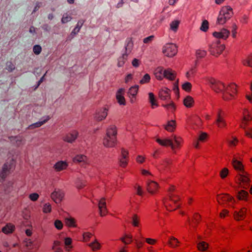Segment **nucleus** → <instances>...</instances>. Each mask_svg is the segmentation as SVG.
<instances>
[{"label": "nucleus", "mask_w": 252, "mask_h": 252, "mask_svg": "<svg viewBox=\"0 0 252 252\" xmlns=\"http://www.w3.org/2000/svg\"><path fill=\"white\" fill-rule=\"evenodd\" d=\"M117 129L116 126H111L106 130V134L103 139V145L107 147H113L117 144Z\"/></svg>", "instance_id": "obj_1"}, {"label": "nucleus", "mask_w": 252, "mask_h": 252, "mask_svg": "<svg viewBox=\"0 0 252 252\" xmlns=\"http://www.w3.org/2000/svg\"><path fill=\"white\" fill-rule=\"evenodd\" d=\"M179 201V196L174 193L168 194L163 199V204L169 211L177 209L180 206Z\"/></svg>", "instance_id": "obj_2"}, {"label": "nucleus", "mask_w": 252, "mask_h": 252, "mask_svg": "<svg viewBox=\"0 0 252 252\" xmlns=\"http://www.w3.org/2000/svg\"><path fill=\"white\" fill-rule=\"evenodd\" d=\"M232 8L229 6L222 7L217 19L218 24L223 25L233 15Z\"/></svg>", "instance_id": "obj_3"}, {"label": "nucleus", "mask_w": 252, "mask_h": 252, "mask_svg": "<svg viewBox=\"0 0 252 252\" xmlns=\"http://www.w3.org/2000/svg\"><path fill=\"white\" fill-rule=\"evenodd\" d=\"M236 183L242 188L247 189L251 182L249 174L246 172L238 173L235 177Z\"/></svg>", "instance_id": "obj_4"}, {"label": "nucleus", "mask_w": 252, "mask_h": 252, "mask_svg": "<svg viewBox=\"0 0 252 252\" xmlns=\"http://www.w3.org/2000/svg\"><path fill=\"white\" fill-rule=\"evenodd\" d=\"M224 49V45L221 44L220 41L217 39L210 44L209 51L212 55L218 56L222 53Z\"/></svg>", "instance_id": "obj_5"}, {"label": "nucleus", "mask_w": 252, "mask_h": 252, "mask_svg": "<svg viewBox=\"0 0 252 252\" xmlns=\"http://www.w3.org/2000/svg\"><path fill=\"white\" fill-rule=\"evenodd\" d=\"M225 113L221 109H219L217 112L216 120L215 124L217 127L220 129H224L227 127V123L225 119Z\"/></svg>", "instance_id": "obj_6"}, {"label": "nucleus", "mask_w": 252, "mask_h": 252, "mask_svg": "<svg viewBox=\"0 0 252 252\" xmlns=\"http://www.w3.org/2000/svg\"><path fill=\"white\" fill-rule=\"evenodd\" d=\"M217 200L220 204H224L227 202L235 204L236 202L234 197L228 193H221L217 195Z\"/></svg>", "instance_id": "obj_7"}, {"label": "nucleus", "mask_w": 252, "mask_h": 252, "mask_svg": "<svg viewBox=\"0 0 252 252\" xmlns=\"http://www.w3.org/2000/svg\"><path fill=\"white\" fill-rule=\"evenodd\" d=\"M177 47L175 44L169 43L164 46L162 52L167 57H173L177 53Z\"/></svg>", "instance_id": "obj_8"}, {"label": "nucleus", "mask_w": 252, "mask_h": 252, "mask_svg": "<svg viewBox=\"0 0 252 252\" xmlns=\"http://www.w3.org/2000/svg\"><path fill=\"white\" fill-rule=\"evenodd\" d=\"M248 209L246 207L241 208L239 211H235L233 213V218L236 221H241L245 219Z\"/></svg>", "instance_id": "obj_9"}, {"label": "nucleus", "mask_w": 252, "mask_h": 252, "mask_svg": "<svg viewBox=\"0 0 252 252\" xmlns=\"http://www.w3.org/2000/svg\"><path fill=\"white\" fill-rule=\"evenodd\" d=\"M109 110V107L106 106L98 111H97L94 115V119L97 122H100L104 120L107 115Z\"/></svg>", "instance_id": "obj_10"}, {"label": "nucleus", "mask_w": 252, "mask_h": 252, "mask_svg": "<svg viewBox=\"0 0 252 252\" xmlns=\"http://www.w3.org/2000/svg\"><path fill=\"white\" fill-rule=\"evenodd\" d=\"M171 91L167 88L161 89L158 92V97L163 101L168 102L171 100Z\"/></svg>", "instance_id": "obj_11"}, {"label": "nucleus", "mask_w": 252, "mask_h": 252, "mask_svg": "<svg viewBox=\"0 0 252 252\" xmlns=\"http://www.w3.org/2000/svg\"><path fill=\"white\" fill-rule=\"evenodd\" d=\"M159 189V186L158 183L151 181L147 183V190L149 193L152 194L157 193Z\"/></svg>", "instance_id": "obj_12"}, {"label": "nucleus", "mask_w": 252, "mask_h": 252, "mask_svg": "<svg viewBox=\"0 0 252 252\" xmlns=\"http://www.w3.org/2000/svg\"><path fill=\"white\" fill-rule=\"evenodd\" d=\"M231 164L234 169L237 171L238 173H241L245 171V167L241 161L238 160L235 158H233Z\"/></svg>", "instance_id": "obj_13"}, {"label": "nucleus", "mask_w": 252, "mask_h": 252, "mask_svg": "<svg viewBox=\"0 0 252 252\" xmlns=\"http://www.w3.org/2000/svg\"><path fill=\"white\" fill-rule=\"evenodd\" d=\"M64 196V193L61 190H55L51 194V197L56 203H60Z\"/></svg>", "instance_id": "obj_14"}, {"label": "nucleus", "mask_w": 252, "mask_h": 252, "mask_svg": "<svg viewBox=\"0 0 252 252\" xmlns=\"http://www.w3.org/2000/svg\"><path fill=\"white\" fill-rule=\"evenodd\" d=\"M229 34L230 32L229 31L225 29H223L219 32H214L213 35L218 39L221 38L226 39L229 36Z\"/></svg>", "instance_id": "obj_15"}, {"label": "nucleus", "mask_w": 252, "mask_h": 252, "mask_svg": "<svg viewBox=\"0 0 252 252\" xmlns=\"http://www.w3.org/2000/svg\"><path fill=\"white\" fill-rule=\"evenodd\" d=\"M156 141L161 146L163 147H170L172 150H174V147L173 146V143L171 139L168 138H164L163 139L160 138H157Z\"/></svg>", "instance_id": "obj_16"}, {"label": "nucleus", "mask_w": 252, "mask_h": 252, "mask_svg": "<svg viewBox=\"0 0 252 252\" xmlns=\"http://www.w3.org/2000/svg\"><path fill=\"white\" fill-rule=\"evenodd\" d=\"M236 197L239 201H248L249 197V194L248 191L241 189L236 193Z\"/></svg>", "instance_id": "obj_17"}, {"label": "nucleus", "mask_w": 252, "mask_h": 252, "mask_svg": "<svg viewBox=\"0 0 252 252\" xmlns=\"http://www.w3.org/2000/svg\"><path fill=\"white\" fill-rule=\"evenodd\" d=\"M98 208L101 216H105L107 214L108 212L106 208L105 199L104 198H102L100 200L98 203Z\"/></svg>", "instance_id": "obj_18"}, {"label": "nucleus", "mask_w": 252, "mask_h": 252, "mask_svg": "<svg viewBox=\"0 0 252 252\" xmlns=\"http://www.w3.org/2000/svg\"><path fill=\"white\" fill-rule=\"evenodd\" d=\"M78 135V132L76 130H73L67 134L63 138V140L65 142L72 143L77 138Z\"/></svg>", "instance_id": "obj_19"}, {"label": "nucleus", "mask_w": 252, "mask_h": 252, "mask_svg": "<svg viewBox=\"0 0 252 252\" xmlns=\"http://www.w3.org/2000/svg\"><path fill=\"white\" fill-rule=\"evenodd\" d=\"M125 92V90L124 89H120L118 91L116 94V98L118 101V102L120 105H125L126 104V100L124 96V94Z\"/></svg>", "instance_id": "obj_20"}, {"label": "nucleus", "mask_w": 252, "mask_h": 252, "mask_svg": "<svg viewBox=\"0 0 252 252\" xmlns=\"http://www.w3.org/2000/svg\"><path fill=\"white\" fill-rule=\"evenodd\" d=\"M176 73L171 68H167L164 70V78L173 81L176 77Z\"/></svg>", "instance_id": "obj_21"}, {"label": "nucleus", "mask_w": 252, "mask_h": 252, "mask_svg": "<svg viewBox=\"0 0 252 252\" xmlns=\"http://www.w3.org/2000/svg\"><path fill=\"white\" fill-rule=\"evenodd\" d=\"M10 169L9 164L8 163L4 164L2 170L0 172V178L2 180H4L9 173Z\"/></svg>", "instance_id": "obj_22"}, {"label": "nucleus", "mask_w": 252, "mask_h": 252, "mask_svg": "<svg viewBox=\"0 0 252 252\" xmlns=\"http://www.w3.org/2000/svg\"><path fill=\"white\" fill-rule=\"evenodd\" d=\"M67 166L68 164L66 162L59 161L54 165V168L56 171L59 172L66 169Z\"/></svg>", "instance_id": "obj_23"}, {"label": "nucleus", "mask_w": 252, "mask_h": 252, "mask_svg": "<svg viewBox=\"0 0 252 252\" xmlns=\"http://www.w3.org/2000/svg\"><path fill=\"white\" fill-rule=\"evenodd\" d=\"M164 70L162 67H158L155 70L154 74L158 80H161L164 77Z\"/></svg>", "instance_id": "obj_24"}, {"label": "nucleus", "mask_w": 252, "mask_h": 252, "mask_svg": "<svg viewBox=\"0 0 252 252\" xmlns=\"http://www.w3.org/2000/svg\"><path fill=\"white\" fill-rule=\"evenodd\" d=\"M64 223L68 227L75 228L77 226L76 220L72 217L65 218Z\"/></svg>", "instance_id": "obj_25"}, {"label": "nucleus", "mask_w": 252, "mask_h": 252, "mask_svg": "<svg viewBox=\"0 0 252 252\" xmlns=\"http://www.w3.org/2000/svg\"><path fill=\"white\" fill-rule=\"evenodd\" d=\"M165 130L169 132H173L176 127L175 120H171L167 122V124L164 126Z\"/></svg>", "instance_id": "obj_26"}, {"label": "nucleus", "mask_w": 252, "mask_h": 252, "mask_svg": "<svg viewBox=\"0 0 252 252\" xmlns=\"http://www.w3.org/2000/svg\"><path fill=\"white\" fill-rule=\"evenodd\" d=\"M15 229V225L12 223H7L2 228V232L6 234L12 233Z\"/></svg>", "instance_id": "obj_27"}, {"label": "nucleus", "mask_w": 252, "mask_h": 252, "mask_svg": "<svg viewBox=\"0 0 252 252\" xmlns=\"http://www.w3.org/2000/svg\"><path fill=\"white\" fill-rule=\"evenodd\" d=\"M212 88L216 93H219L224 89V85L220 82H217L212 84Z\"/></svg>", "instance_id": "obj_28"}, {"label": "nucleus", "mask_w": 252, "mask_h": 252, "mask_svg": "<svg viewBox=\"0 0 252 252\" xmlns=\"http://www.w3.org/2000/svg\"><path fill=\"white\" fill-rule=\"evenodd\" d=\"M225 90L236 97L237 94V86L235 83L230 84Z\"/></svg>", "instance_id": "obj_29"}, {"label": "nucleus", "mask_w": 252, "mask_h": 252, "mask_svg": "<svg viewBox=\"0 0 252 252\" xmlns=\"http://www.w3.org/2000/svg\"><path fill=\"white\" fill-rule=\"evenodd\" d=\"M184 105L187 108L192 107L194 103V99L191 96H187L183 100Z\"/></svg>", "instance_id": "obj_30"}, {"label": "nucleus", "mask_w": 252, "mask_h": 252, "mask_svg": "<svg viewBox=\"0 0 252 252\" xmlns=\"http://www.w3.org/2000/svg\"><path fill=\"white\" fill-rule=\"evenodd\" d=\"M180 242L175 237L171 236L169 237L168 245L171 248H175L179 246Z\"/></svg>", "instance_id": "obj_31"}, {"label": "nucleus", "mask_w": 252, "mask_h": 252, "mask_svg": "<svg viewBox=\"0 0 252 252\" xmlns=\"http://www.w3.org/2000/svg\"><path fill=\"white\" fill-rule=\"evenodd\" d=\"M252 120V110L249 111L248 109H245L243 111V123L246 124L247 122Z\"/></svg>", "instance_id": "obj_32"}, {"label": "nucleus", "mask_w": 252, "mask_h": 252, "mask_svg": "<svg viewBox=\"0 0 252 252\" xmlns=\"http://www.w3.org/2000/svg\"><path fill=\"white\" fill-rule=\"evenodd\" d=\"M85 20L84 19L80 20L78 21L76 27L74 28L73 30L71 33V34L74 36H75L80 30L81 28L83 25Z\"/></svg>", "instance_id": "obj_33"}, {"label": "nucleus", "mask_w": 252, "mask_h": 252, "mask_svg": "<svg viewBox=\"0 0 252 252\" xmlns=\"http://www.w3.org/2000/svg\"><path fill=\"white\" fill-rule=\"evenodd\" d=\"M138 90L139 87L138 85H135L130 87L128 92L129 97H135L138 93Z\"/></svg>", "instance_id": "obj_34"}, {"label": "nucleus", "mask_w": 252, "mask_h": 252, "mask_svg": "<svg viewBox=\"0 0 252 252\" xmlns=\"http://www.w3.org/2000/svg\"><path fill=\"white\" fill-rule=\"evenodd\" d=\"M120 240L125 244L128 245L132 242V236L131 234H125Z\"/></svg>", "instance_id": "obj_35"}, {"label": "nucleus", "mask_w": 252, "mask_h": 252, "mask_svg": "<svg viewBox=\"0 0 252 252\" xmlns=\"http://www.w3.org/2000/svg\"><path fill=\"white\" fill-rule=\"evenodd\" d=\"M222 98L224 101H228L235 99L236 97L233 96V94H231L229 92H228V91L225 90L222 93Z\"/></svg>", "instance_id": "obj_36"}, {"label": "nucleus", "mask_w": 252, "mask_h": 252, "mask_svg": "<svg viewBox=\"0 0 252 252\" xmlns=\"http://www.w3.org/2000/svg\"><path fill=\"white\" fill-rule=\"evenodd\" d=\"M173 137L175 142V145L173 144L174 150L175 149H180L181 147L182 144L183 142V139L181 137L176 136V135H174Z\"/></svg>", "instance_id": "obj_37"}, {"label": "nucleus", "mask_w": 252, "mask_h": 252, "mask_svg": "<svg viewBox=\"0 0 252 252\" xmlns=\"http://www.w3.org/2000/svg\"><path fill=\"white\" fill-rule=\"evenodd\" d=\"M149 101L151 104L152 108H154L158 106V103L156 99L155 98V95L153 93H150L149 94Z\"/></svg>", "instance_id": "obj_38"}, {"label": "nucleus", "mask_w": 252, "mask_h": 252, "mask_svg": "<svg viewBox=\"0 0 252 252\" xmlns=\"http://www.w3.org/2000/svg\"><path fill=\"white\" fill-rule=\"evenodd\" d=\"M73 160L75 163L85 162L87 161V158L86 156L83 155H77L74 158Z\"/></svg>", "instance_id": "obj_39"}, {"label": "nucleus", "mask_w": 252, "mask_h": 252, "mask_svg": "<svg viewBox=\"0 0 252 252\" xmlns=\"http://www.w3.org/2000/svg\"><path fill=\"white\" fill-rule=\"evenodd\" d=\"M201 220V216L198 213H195L192 216V222L195 226L197 225Z\"/></svg>", "instance_id": "obj_40"}, {"label": "nucleus", "mask_w": 252, "mask_h": 252, "mask_svg": "<svg viewBox=\"0 0 252 252\" xmlns=\"http://www.w3.org/2000/svg\"><path fill=\"white\" fill-rule=\"evenodd\" d=\"M132 225L134 227H138L140 225V218L137 214H134L132 217Z\"/></svg>", "instance_id": "obj_41"}, {"label": "nucleus", "mask_w": 252, "mask_h": 252, "mask_svg": "<svg viewBox=\"0 0 252 252\" xmlns=\"http://www.w3.org/2000/svg\"><path fill=\"white\" fill-rule=\"evenodd\" d=\"M197 248L198 251L204 252L207 250L208 244L206 242L202 241L197 244Z\"/></svg>", "instance_id": "obj_42"}, {"label": "nucleus", "mask_w": 252, "mask_h": 252, "mask_svg": "<svg viewBox=\"0 0 252 252\" xmlns=\"http://www.w3.org/2000/svg\"><path fill=\"white\" fill-rule=\"evenodd\" d=\"M127 54H124L122 56L119 58L118 63V65L119 66H123L125 63L126 61L127 60Z\"/></svg>", "instance_id": "obj_43"}, {"label": "nucleus", "mask_w": 252, "mask_h": 252, "mask_svg": "<svg viewBox=\"0 0 252 252\" xmlns=\"http://www.w3.org/2000/svg\"><path fill=\"white\" fill-rule=\"evenodd\" d=\"M134 189L137 195L142 196L143 195V190L142 188L138 184H136L134 186Z\"/></svg>", "instance_id": "obj_44"}, {"label": "nucleus", "mask_w": 252, "mask_h": 252, "mask_svg": "<svg viewBox=\"0 0 252 252\" xmlns=\"http://www.w3.org/2000/svg\"><path fill=\"white\" fill-rule=\"evenodd\" d=\"M229 174V170L227 168H222L220 172V176L221 179L226 178Z\"/></svg>", "instance_id": "obj_45"}, {"label": "nucleus", "mask_w": 252, "mask_h": 252, "mask_svg": "<svg viewBox=\"0 0 252 252\" xmlns=\"http://www.w3.org/2000/svg\"><path fill=\"white\" fill-rule=\"evenodd\" d=\"M180 24V21L179 20H174L171 22L170 27V29L174 32H176L179 27Z\"/></svg>", "instance_id": "obj_46"}, {"label": "nucleus", "mask_w": 252, "mask_h": 252, "mask_svg": "<svg viewBox=\"0 0 252 252\" xmlns=\"http://www.w3.org/2000/svg\"><path fill=\"white\" fill-rule=\"evenodd\" d=\"M243 64L252 67V55H249L245 60H243Z\"/></svg>", "instance_id": "obj_47"}, {"label": "nucleus", "mask_w": 252, "mask_h": 252, "mask_svg": "<svg viewBox=\"0 0 252 252\" xmlns=\"http://www.w3.org/2000/svg\"><path fill=\"white\" fill-rule=\"evenodd\" d=\"M170 101L171 102L169 104H163L162 106L168 110L171 109L172 112H174L176 110L175 104L171 100Z\"/></svg>", "instance_id": "obj_48"}, {"label": "nucleus", "mask_w": 252, "mask_h": 252, "mask_svg": "<svg viewBox=\"0 0 252 252\" xmlns=\"http://www.w3.org/2000/svg\"><path fill=\"white\" fill-rule=\"evenodd\" d=\"M209 29V22L207 20H204L203 21L202 25L200 27V30L206 32Z\"/></svg>", "instance_id": "obj_49"}, {"label": "nucleus", "mask_w": 252, "mask_h": 252, "mask_svg": "<svg viewBox=\"0 0 252 252\" xmlns=\"http://www.w3.org/2000/svg\"><path fill=\"white\" fill-rule=\"evenodd\" d=\"M151 80L150 76L149 74L147 73L145 74L142 79L140 81L139 83L140 84H144L150 82Z\"/></svg>", "instance_id": "obj_50"}, {"label": "nucleus", "mask_w": 252, "mask_h": 252, "mask_svg": "<svg viewBox=\"0 0 252 252\" xmlns=\"http://www.w3.org/2000/svg\"><path fill=\"white\" fill-rule=\"evenodd\" d=\"M208 135L206 132H201L197 138L201 142H205L207 141Z\"/></svg>", "instance_id": "obj_51"}, {"label": "nucleus", "mask_w": 252, "mask_h": 252, "mask_svg": "<svg viewBox=\"0 0 252 252\" xmlns=\"http://www.w3.org/2000/svg\"><path fill=\"white\" fill-rule=\"evenodd\" d=\"M49 117H48V119L41 122H38L33 124L31 125L30 126L32 128H36L41 126L44 124H45L48 120H49Z\"/></svg>", "instance_id": "obj_52"}, {"label": "nucleus", "mask_w": 252, "mask_h": 252, "mask_svg": "<svg viewBox=\"0 0 252 252\" xmlns=\"http://www.w3.org/2000/svg\"><path fill=\"white\" fill-rule=\"evenodd\" d=\"M52 207L49 203H45L43 207V212L44 213H49L51 212Z\"/></svg>", "instance_id": "obj_53"}, {"label": "nucleus", "mask_w": 252, "mask_h": 252, "mask_svg": "<svg viewBox=\"0 0 252 252\" xmlns=\"http://www.w3.org/2000/svg\"><path fill=\"white\" fill-rule=\"evenodd\" d=\"M207 52L203 50H198L196 51V55L197 58H202L206 56Z\"/></svg>", "instance_id": "obj_54"}, {"label": "nucleus", "mask_w": 252, "mask_h": 252, "mask_svg": "<svg viewBox=\"0 0 252 252\" xmlns=\"http://www.w3.org/2000/svg\"><path fill=\"white\" fill-rule=\"evenodd\" d=\"M232 139L228 141L229 147H235L238 143V140L236 137H232Z\"/></svg>", "instance_id": "obj_55"}, {"label": "nucleus", "mask_w": 252, "mask_h": 252, "mask_svg": "<svg viewBox=\"0 0 252 252\" xmlns=\"http://www.w3.org/2000/svg\"><path fill=\"white\" fill-rule=\"evenodd\" d=\"M191 84L189 82H186L183 84L182 89L186 92H189L191 89Z\"/></svg>", "instance_id": "obj_56"}, {"label": "nucleus", "mask_w": 252, "mask_h": 252, "mask_svg": "<svg viewBox=\"0 0 252 252\" xmlns=\"http://www.w3.org/2000/svg\"><path fill=\"white\" fill-rule=\"evenodd\" d=\"M72 19V17L68 14H64L62 18V22L63 24L66 23Z\"/></svg>", "instance_id": "obj_57"}, {"label": "nucleus", "mask_w": 252, "mask_h": 252, "mask_svg": "<svg viewBox=\"0 0 252 252\" xmlns=\"http://www.w3.org/2000/svg\"><path fill=\"white\" fill-rule=\"evenodd\" d=\"M90 246L92 248L93 251H96L100 249V246L99 243L95 242L92 243L90 244Z\"/></svg>", "instance_id": "obj_58"}, {"label": "nucleus", "mask_w": 252, "mask_h": 252, "mask_svg": "<svg viewBox=\"0 0 252 252\" xmlns=\"http://www.w3.org/2000/svg\"><path fill=\"white\" fill-rule=\"evenodd\" d=\"M42 50L41 47L39 45H35L33 47V52L35 55H39Z\"/></svg>", "instance_id": "obj_59"}, {"label": "nucleus", "mask_w": 252, "mask_h": 252, "mask_svg": "<svg viewBox=\"0 0 252 252\" xmlns=\"http://www.w3.org/2000/svg\"><path fill=\"white\" fill-rule=\"evenodd\" d=\"M55 227L58 230H61L63 227V224L62 222L58 220H57L54 222Z\"/></svg>", "instance_id": "obj_60"}, {"label": "nucleus", "mask_w": 252, "mask_h": 252, "mask_svg": "<svg viewBox=\"0 0 252 252\" xmlns=\"http://www.w3.org/2000/svg\"><path fill=\"white\" fill-rule=\"evenodd\" d=\"M93 235L90 232L84 233L83 236V239L85 242H88L90 240V238L92 237Z\"/></svg>", "instance_id": "obj_61"}, {"label": "nucleus", "mask_w": 252, "mask_h": 252, "mask_svg": "<svg viewBox=\"0 0 252 252\" xmlns=\"http://www.w3.org/2000/svg\"><path fill=\"white\" fill-rule=\"evenodd\" d=\"M145 242L151 245H155L157 244L158 240L155 239L147 238L145 239Z\"/></svg>", "instance_id": "obj_62"}, {"label": "nucleus", "mask_w": 252, "mask_h": 252, "mask_svg": "<svg viewBox=\"0 0 252 252\" xmlns=\"http://www.w3.org/2000/svg\"><path fill=\"white\" fill-rule=\"evenodd\" d=\"M134 243L137 249H140L142 248L144 244V242L138 240L137 239L134 240Z\"/></svg>", "instance_id": "obj_63"}, {"label": "nucleus", "mask_w": 252, "mask_h": 252, "mask_svg": "<svg viewBox=\"0 0 252 252\" xmlns=\"http://www.w3.org/2000/svg\"><path fill=\"white\" fill-rule=\"evenodd\" d=\"M128 159L121 158L120 159V165L122 167H126L127 164Z\"/></svg>", "instance_id": "obj_64"}]
</instances>
